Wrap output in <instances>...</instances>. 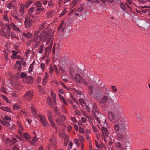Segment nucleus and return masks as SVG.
Wrapping results in <instances>:
<instances>
[{"mask_svg":"<svg viewBox=\"0 0 150 150\" xmlns=\"http://www.w3.org/2000/svg\"><path fill=\"white\" fill-rule=\"evenodd\" d=\"M128 123L122 125V150H131V139L128 133Z\"/></svg>","mask_w":150,"mask_h":150,"instance_id":"obj_1","label":"nucleus"},{"mask_svg":"<svg viewBox=\"0 0 150 150\" xmlns=\"http://www.w3.org/2000/svg\"><path fill=\"white\" fill-rule=\"evenodd\" d=\"M51 32V30H49L48 32L45 31L41 35L32 38L31 39V41L35 42L34 45L35 47H38L39 46L40 41L41 40L42 38L44 39V40L47 38V42L48 43L53 36L52 35H50Z\"/></svg>","mask_w":150,"mask_h":150,"instance_id":"obj_2","label":"nucleus"},{"mask_svg":"<svg viewBox=\"0 0 150 150\" xmlns=\"http://www.w3.org/2000/svg\"><path fill=\"white\" fill-rule=\"evenodd\" d=\"M88 92L90 96L97 99L100 98L102 96V91L99 88L95 87L92 85L88 87Z\"/></svg>","mask_w":150,"mask_h":150,"instance_id":"obj_3","label":"nucleus"},{"mask_svg":"<svg viewBox=\"0 0 150 150\" xmlns=\"http://www.w3.org/2000/svg\"><path fill=\"white\" fill-rule=\"evenodd\" d=\"M31 17H29L27 16L25 18L24 21L25 27L28 28L31 26V24L35 22L36 21V19L35 18H33L32 19L30 18Z\"/></svg>","mask_w":150,"mask_h":150,"instance_id":"obj_4","label":"nucleus"},{"mask_svg":"<svg viewBox=\"0 0 150 150\" xmlns=\"http://www.w3.org/2000/svg\"><path fill=\"white\" fill-rule=\"evenodd\" d=\"M105 90L108 92V93L104 96L100 100L99 103L100 104H104L105 103L109 98V93L110 92V90L108 89L107 88L105 89Z\"/></svg>","mask_w":150,"mask_h":150,"instance_id":"obj_5","label":"nucleus"},{"mask_svg":"<svg viewBox=\"0 0 150 150\" xmlns=\"http://www.w3.org/2000/svg\"><path fill=\"white\" fill-rule=\"evenodd\" d=\"M88 107L89 111H87L89 112H91L93 113L98 110L97 105L95 103H90L88 105Z\"/></svg>","mask_w":150,"mask_h":150,"instance_id":"obj_6","label":"nucleus"},{"mask_svg":"<svg viewBox=\"0 0 150 150\" xmlns=\"http://www.w3.org/2000/svg\"><path fill=\"white\" fill-rule=\"evenodd\" d=\"M38 117L40 119L41 123L44 127H47L48 125V123L44 116L41 115L40 114H39Z\"/></svg>","mask_w":150,"mask_h":150,"instance_id":"obj_7","label":"nucleus"},{"mask_svg":"<svg viewBox=\"0 0 150 150\" xmlns=\"http://www.w3.org/2000/svg\"><path fill=\"white\" fill-rule=\"evenodd\" d=\"M102 127V132L103 136L104 138L107 136L108 134V132L106 128L107 126V124H104V125L102 126V124H100Z\"/></svg>","mask_w":150,"mask_h":150,"instance_id":"obj_8","label":"nucleus"},{"mask_svg":"<svg viewBox=\"0 0 150 150\" xmlns=\"http://www.w3.org/2000/svg\"><path fill=\"white\" fill-rule=\"evenodd\" d=\"M33 96V92L32 91L27 92L24 95V98L26 100H29Z\"/></svg>","mask_w":150,"mask_h":150,"instance_id":"obj_9","label":"nucleus"},{"mask_svg":"<svg viewBox=\"0 0 150 150\" xmlns=\"http://www.w3.org/2000/svg\"><path fill=\"white\" fill-rule=\"evenodd\" d=\"M92 115L94 116L97 121L99 124H100L101 121L99 120V118L100 117V114L99 113L98 110L93 113Z\"/></svg>","mask_w":150,"mask_h":150,"instance_id":"obj_10","label":"nucleus"},{"mask_svg":"<svg viewBox=\"0 0 150 150\" xmlns=\"http://www.w3.org/2000/svg\"><path fill=\"white\" fill-rule=\"evenodd\" d=\"M65 120V117L64 116L62 115L60 116L59 120L58 118H57L55 120L57 125H61L62 123V122L64 121Z\"/></svg>","mask_w":150,"mask_h":150,"instance_id":"obj_11","label":"nucleus"},{"mask_svg":"<svg viewBox=\"0 0 150 150\" xmlns=\"http://www.w3.org/2000/svg\"><path fill=\"white\" fill-rule=\"evenodd\" d=\"M10 26L14 31L17 32H20V30L19 26L16 25L13 23L11 22L10 23Z\"/></svg>","mask_w":150,"mask_h":150,"instance_id":"obj_12","label":"nucleus"},{"mask_svg":"<svg viewBox=\"0 0 150 150\" xmlns=\"http://www.w3.org/2000/svg\"><path fill=\"white\" fill-rule=\"evenodd\" d=\"M81 105L82 107L85 108L87 111H89V110L88 108V105L85 103L84 100L82 98H80L79 100Z\"/></svg>","mask_w":150,"mask_h":150,"instance_id":"obj_13","label":"nucleus"},{"mask_svg":"<svg viewBox=\"0 0 150 150\" xmlns=\"http://www.w3.org/2000/svg\"><path fill=\"white\" fill-rule=\"evenodd\" d=\"M23 82L25 83H32L33 82V78L32 76H28L24 79Z\"/></svg>","mask_w":150,"mask_h":150,"instance_id":"obj_14","label":"nucleus"},{"mask_svg":"<svg viewBox=\"0 0 150 150\" xmlns=\"http://www.w3.org/2000/svg\"><path fill=\"white\" fill-rule=\"evenodd\" d=\"M12 15L13 17L19 22H20L21 19L20 18V15L18 13H13Z\"/></svg>","mask_w":150,"mask_h":150,"instance_id":"obj_15","label":"nucleus"},{"mask_svg":"<svg viewBox=\"0 0 150 150\" xmlns=\"http://www.w3.org/2000/svg\"><path fill=\"white\" fill-rule=\"evenodd\" d=\"M35 8L34 7H32L29 10L28 14L27 16H29V17H32V18H35L34 17V16L33 14L32 13L34 12V11L35 10Z\"/></svg>","mask_w":150,"mask_h":150,"instance_id":"obj_16","label":"nucleus"},{"mask_svg":"<svg viewBox=\"0 0 150 150\" xmlns=\"http://www.w3.org/2000/svg\"><path fill=\"white\" fill-rule=\"evenodd\" d=\"M81 78L79 74L77 73L76 74L74 77V80L77 83H80Z\"/></svg>","mask_w":150,"mask_h":150,"instance_id":"obj_17","label":"nucleus"},{"mask_svg":"<svg viewBox=\"0 0 150 150\" xmlns=\"http://www.w3.org/2000/svg\"><path fill=\"white\" fill-rule=\"evenodd\" d=\"M20 8L19 9V12L21 16H23L25 14V12L24 10L25 5L23 4H20Z\"/></svg>","mask_w":150,"mask_h":150,"instance_id":"obj_18","label":"nucleus"},{"mask_svg":"<svg viewBox=\"0 0 150 150\" xmlns=\"http://www.w3.org/2000/svg\"><path fill=\"white\" fill-rule=\"evenodd\" d=\"M48 78V74L47 72H45V76L43 77L42 80V84L44 86L46 85V83L47 81V79Z\"/></svg>","mask_w":150,"mask_h":150,"instance_id":"obj_19","label":"nucleus"},{"mask_svg":"<svg viewBox=\"0 0 150 150\" xmlns=\"http://www.w3.org/2000/svg\"><path fill=\"white\" fill-rule=\"evenodd\" d=\"M31 108V112L33 117L36 116L37 115V112L35 108L33 105H32Z\"/></svg>","mask_w":150,"mask_h":150,"instance_id":"obj_20","label":"nucleus"},{"mask_svg":"<svg viewBox=\"0 0 150 150\" xmlns=\"http://www.w3.org/2000/svg\"><path fill=\"white\" fill-rule=\"evenodd\" d=\"M50 142L48 145L49 148H50L51 145H52L54 146L56 142V140L55 139L52 138V139H50Z\"/></svg>","mask_w":150,"mask_h":150,"instance_id":"obj_21","label":"nucleus"},{"mask_svg":"<svg viewBox=\"0 0 150 150\" xmlns=\"http://www.w3.org/2000/svg\"><path fill=\"white\" fill-rule=\"evenodd\" d=\"M64 21H62L60 25L58 28V30L59 31L61 29V31L63 32L65 28V25H64Z\"/></svg>","mask_w":150,"mask_h":150,"instance_id":"obj_22","label":"nucleus"},{"mask_svg":"<svg viewBox=\"0 0 150 150\" xmlns=\"http://www.w3.org/2000/svg\"><path fill=\"white\" fill-rule=\"evenodd\" d=\"M53 42V40H52L51 42V43L50 45H49V46L47 47L45 50V52H46L48 54H49L51 52V49L52 47V44Z\"/></svg>","mask_w":150,"mask_h":150,"instance_id":"obj_23","label":"nucleus"},{"mask_svg":"<svg viewBox=\"0 0 150 150\" xmlns=\"http://www.w3.org/2000/svg\"><path fill=\"white\" fill-rule=\"evenodd\" d=\"M6 25L7 28V33L8 34V36H10V27H11L10 26V24L6 23Z\"/></svg>","mask_w":150,"mask_h":150,"instance_id":"obj_24","label":"nucleus"},{"mask_svg":"<svg viewBox=\"0 0 150 150\" xmlns=\"http://www.w3.org/2000/svg\"><path fill=\"white\" fill-rule=\"evenodd\" d=\"M47 102L49 105L51 107L53 108V107L52 103L51 101V98L49 97L47 98Z\"/></svg>","mask_w":150,"mask_h":150,"instance_id":"obj_25","label":"nucleus"},{"mask_svg":"<svg viewBox=\"0 0 150 150\" xmlns=\"http://www.w3.org/2000/svg\"><path fill=\"white\" fill-rule=\"evenodd\" d=\"M0 34L1 35L4 36L7 38H8L10 37V36H8V34L7 33V34H6L3 30H1L0 32Z\"/></svg>","mask_w":150,"mask_h":150,"instance_id":"obj_26","label":"nucleus"},{"mask_svg":"<svg viewBox=\"0 0 150 150\" xmlns=\"http://www.w3.org/2000/svg\"><path fill=\"white\" fill-rule=\"evenodd\" d=\"M75 71L74 69L71 67L69 69V73L71 77H73L74 75V72Z\"/></svg>","mask_w":150,"mask_h":150,"instance_id":"obj_27","label":"nucleus"},{"mask_svg":"<svg viewBox=\"0 0 150 150\" xmlns=\"http://www.w3.org/2000/svg\"><path fill=\"white\" fill-rule=\"evenodd\" d=\"M22 35L28 38H30L31 37V34L28 32H27V33L23 32L22 33Z\"/></svg>","mask_w":150,"mask_h":150,"instance_id":"obj_28","label":"nucleus"},{"mask_svg":"<svg viewBox=\"0 0 150 150\" xmlns=\"http://www.w3.org/2000/svg\"><path fill=\"white\" fill-rule=\"evenodd\" d=\"M108 115L109 120L110 121H112L114 118V116L112 112H109Z\"/></svg>","mask_w":150,"mask_h":150,"instance_id":"obj_29","label":"nucleus"},{"mask_svg":"<svg viewBox=\"0 0 150 150\" xmlns=\"http://www.w3.org/2000/svg\"><path fill=\"white\" fill-rule=\"evenodd\" d=\"M59 97L61 100L62 101L64 104L66 105H67V103L66 102L65 99L63 97V96L60 94H59Z\"/></svg>","mask_w":150,"mask_h":150,"instance_id":"obj_30","label":"nucleus"},{"mask_svg":"<svg viewBox=\"0 0 150 150\" xmlns=\"http://www.w3.org/2000/svg\"><path fill=\"white\" fill-rule=\"evenodd\" d=\"M8 52L6 50L3 51L4 55L6 61H7L8 59Z\"/></svg>","mask_w":150,"mask_h":150,"instance_id":"obj_31","label":"nucleus"},{"mask_svg":"<svg viewBox=\"0 0 150 150\" xmlns=\"http://www.w3.org/2000/svg\"><path fill=\"white\" fill-rule=\"evenodd\" d=\"M0 122L2 125H3L7 127L9 123V122H7L6 120H0Z\"/></svg>","mask_w":150,"mask_h":150,"instance_id":"obj_32","label":"nucleus"},{"mask_svg":"<svg viewBox=\"0 0 150 150\" xmlns=\"http://www.w3.org/2000/svg\"><path fill=\"white\" fill-rule=\"evenodd\" d=\"M1 110L4 111L10 112L11 111V109L8 107H1Z\"/></svg>","mask_w":150,"mask_h":150,"instance_id":"obj_33","label":"nucleus"},{"mask_svg":"<svg viewBox=\"0 0 150 150\" xmlns=\"http://www.w3.org/2000/svg\"><path fill=\"white\" fill-rule=\"evenodd\" d=\"M115 144L116 147L118 149L120 148V150H121L122 144L121 143L118 142H116Z\"/></svg>","mask_w":150,"mask_h":150,"instance_id":"obj_34","label":"nucleus"},{"mask_svg":"<svg viewBox=\"0 0 150 150\" xmlns=\"http://www.w3.org/2000/svg\"><path fill=\"white\" fill-rule=\"evenodd\" d=\"M34 64V62H33L30 65L28 70L29 72V73H30L32 71L33 69V66Z\"/></svg>","mask_w":150,"mask_h":150,"instance_id":"obj_35","label":"nucleus"},{"mask_svg":"<svg viewBox=\"0 0 150 150\" xmlns=\"http://www.w3.org/2000/svg\"><path fill=\"white\" fill-rule=\"evenodd\" d=\"M22 137H24L26 139H29L30 138V135L28 133H25Z\"/></svg>","mask_w":150,"mask_h":150,"instance_id":"obj_36","label":"nucleus"},{"mask_svg":"<svg viewBox=\"0 0 150 150\" xmlns=\"http://www.w3.org/2000/svg\"><path fill=\"white\" fill-rule=\"evenodd\" d=\"M17 125L18 126V128L22 130V131L24 130V128L22 126V125L21 123L19 121H17Z\"/></svg>","mask_w":150,"mask_h":150,"instance_id":"obj_37","label":"nucleus"},{"mask_svg":"<svg viewBox=\"0 0 150 150\" xmlns=\"http://www.w3.org/2000/svg\"><path fill=\"white\" fill-rule=\"evenodd\" d=\"M12 52L13 55L11 56V58L12 59L15 58V57H16V55L18 53V52L14 50L12 51Z\"/></svg>","mask_w":150,"mask_h":150,"instance_id":"obj_38","label":"nucleus"},{"mask_svg":"<svg viewBox=\"0 0 150 150\" xmlns=\"http://www.w3.org/2000/svg\"><path fill=\"white\" fill-rule=\"evenodd\" d=\"M38 140V139L36 137V136H34L33 137V139H32V141L33 142H31L30 144L32 145H33L34 143V142L37 141Z\"/></svg>","mask_w":150,"mask_h":150,"instance_id":"obj_39","label":"nucleus"},{"mask_svg":"<svg viewBox=\"0 0 150 150\" xmlns=\"http://www.w3.org/2000/svg\"><path fill=\"white\" fill-rule=\"evenodd\" d=\"M126 123H128V119L125 117L122 119V125H125Z\"/></svg>","mask_w":150,"mask_h":150,"instance_id":"obj_40","label":"nucleus"},{"mask_svg":"<svg viewBox=\"0 0 150 150\" xmlns=\"http://www.w3.org/2000/svg\"><path fill=\"white\" fill-rule=\"evenodd\" d=\"M81 83L84 85H87V83L85 79L83 77L81 78V81H80V83Z\"/></svg>","mask_w":150,"mask_h":150,"instance_id":"obj_41","label":"nucleus"},{"mask_svg":"<svg viewBox=\"0 0 150 150\" xmlns=\"http://www.w3.org/2000/svg\"><path fill=\"white\" fill-rule=\"evenodd\" d=\"M32 1H29L26 4L25 6V8H27L28 6L30 5L32 3Z\"/></svg>","mask_w":150,"mask_h":150,"instance_id":"obj_42","label":"nucleus"},{"mask_svg":"<svg viewBox=\"0 0 150 150\" xmlns=\"http://www.w3.org/2000/svg\"><path fill=\"white\" fill-rule=\"evenodd\" d=\"M43 45H41L39 48V53L40 54H42V53L43 50Z\"/></svg>","mask_w":150,"mask_h":150,"instance_id":"obj_43","label":"nucleus"},{"mask_svg":"<svg viewBox=\"0 0 150 150\" xmlns=\"http://www.w3.org/2000/svg\"><path fill=\"white\" fill-rule=\"evenodd\" d=\"M54 111L56 114L58 115L59 116L60 115V112L59 111V110L57 109V107H55L54 108Z\"/></svg>","mask_w":150,"mask_h":150,"instance_id":"obj_44","label":"nucleus"},{"mask_svg":"<svg viewBox=\"0 0 150 150\" xmlns=\"http://www.w3.org/2000/svg\"><path fill=\"white\" fill-rule=\"evenodd\" d=\"M2 98L4 99L7 102L9 103L10 102V101L9 99L5 96L2 95H1Z\"/></svg>","mask_w":150,"mask_h":150,"instance_id":"obj_45","label":"nucleus"},{"mask_svg":"<svg viewBox=\"0 0 150 150\" xmlns=\"http://www.w3.org/2000/svg\"><path fill=\"white\" fill-rule=\"evenodd\" d=\"M95 144L96 146L97 147L99 148H102V146L101 145L99 144L98 142L96 140H95Z\"/></svg>","mask_w":150,"mask_h":150,"instance_id":"obj_46","label":"nucleus"},{"mask_svg":"<svg viewBox=\"0 0 150 150\" xmlns=\"http://www.w3.org/2000/svg\"><path fill=\"white\" fill-rule=\"evenodd\" d=\"M14 125H11L9 122L8 123V124L7 125V127L9 128L10 129H12L14 128Z\"/></svg>","mask_w":150,"mask_h":150,"instance_id":"obj_47","label":"nucleus"},{"mask_svg":"<svg viewBox=\"0 0 150 150\" xmlns=\"http://www.w3.org/2000/svg\"><path fill=\"white\" fill-rule=\"evenodd\" d=\"M114 129L116 131H121V129H119V126L118 125H115L114 126Z\"/></svg>","mask_w":150,"mask_h":150,"instance_id":"obj_48","label":"nucleus"},{"mask_svg":"<svg viewBox=\"0 0 150 150\" xmlns=\"http://www.w3.org/2000/svg\"><path fill=\"white\" fill-rule=\"evenodd\" d=\"M83 10V8L82 7H81L80 6L79 7V8H78L77 10L76 11L78 12H81Z\"/></svg>","mask_w":150,"mask_h":150,"instance_id":"obj_49","label":"nucleus"},{"mask_svg":"<svg viewBox=\"0 0 150 150\" xmlns=\"http://www.w3.org/2000/svg\"><path fill=\"white\" fill-rule=\"evenodd\" d=\"M20 108L18 104H16L13 105V109L15 110H17Z\"/></svg>","mask_w":150,"mask_h":150,"instance_id":"obj_50","label":"nucleus"},{"mask_svg":"<svg viewBox=\"0 0 150 150\" xmlns=\"http://www.w3.org/2000/svg\"><path fill=\"white\" fill-rule=\"evenodd\" d=\"M1 91L5 94L7 93V92L6 91V89L4 87H2L1 88Z\"/></svg>","mask_w":150,"mask_h":150,"instance_id":"obj_51","label":"nucleus"},{"mask_svg":"<svg viewBox=\"0 0 150 150\" xmlns=\"http://www.w3.org/2000/svg\"><path fill=\"white\" fill-rule=\"evenodd\" d=\"M117 137V140L119 141H121L122 139V136L120 134H118Z\"/></svg>","mask_w":150,"mask_h":150,"instance_id":"obj_52","label":"nucleus"},{"mask_svg":"<svg viewBox=\"0 0 150 150\" xmlns=\"http://www.w3.org/2000/svg\"><path fill=\"white\" fill-rule=\"evenodd\" d=\"M4 19L7 22H8L9 21V19L8 18L6 14L4 13Z\"/></svg>","mask_w":150,"mask_h":150,"instance_id":"obj_53","label":"nucleus"},{"mask_svg":"<svg viewBox=\"0 0 150 150\" xmlns=\"http://www.w3.org/2000/svg\"><path fill=\"white\" fill-rule=\"evenodd\" d=\"M42 4L40 1H38L36 3V6L38 7H40L41 6Z\"/></svg>","mask_w":150,"mask_h":150,"instance_id":"obj_54","label":"nucleus"},{"mask_svg":"<svg viewBox=\"0 0 150 150\" xmlns=\"http://www.w3.org/2000/svg\"><path fill=\"white\" fill-rule=\"evenodd\" d=\"M27 76L26 73L24 72H22L21 74V76L22 78H23Z\"/></svg>","mask_w":150,"mask_h":150,"instance_id":"obj_55","label":"nucleus"},{"mask_svg":"<svg viewBox=\"0 0 150 150\" xmlns=\"http://www.w3.org/2000/svg\"><path fill=\"white\" fill-rule=\"evenodd\" d=\"M45 65L44 63H42L40 65V68L42 69V71H44L45 70Z\"/></svg>","mask_w":150,"mask_h":150,"instance_id":"obj_56","label":"nucleus"},{"mask_svg":"<svg viewBox=\"0 0 150 150\" xmlns=\"http://www.w3.org/2000/svg\"><path fill=\"white\" fill-rule=\"evenodd\" d=\"M79 0H74L73 2L72 3V4L73 5V6H74L77 3L79 2Z\"/></svg>","mask_w":150,"mask_h":150,"instance_id":"obj_57","label":"nucleus"},{"mask_svg":"<svg viewBox=\"0 0 150 150\" xmlns=\"http://www.w3.org/2000/svg\"><path fill=\"white\" fill-rule=\"evenodd\" d=\"M45 23H43L42 24V25L40 27L38 30L40 31H41V30L43 29V28L45 27Z\"/></svg>","mask_w":150,"mask_h":150,"instance_id":"obj_58","label":"nucleus"},{"mask_svg":"<svg viewBox=\"0 0 150 150\" xmlns=\"http://www.w3.org/2000/svg\"><path fill=\"white\" fill-rule=\"evenodd\" d=\"M74 143L76 145H77L78 146H79V140L77 139H75L74 140Z\"/></svg>","mask_w":150,"mask_h":150,"instance_id":"obj_59","label":"nucleus"},{"mask_svg":"<svg viewBox=\"0 0 150 150\" xmlns=\"http://www.w3.org/2000/svg\"><path fill=\"white\" fill-rule=\"evenodd\" d=\"M79 132L81 133H84V130L81 127H79Z\"/></svg>","mask_w":150,"mask_h":150,"instance_id":"obj_60","label":"nucleus"},{"mask_svg":"<svg viewBox=\"0 0 150 150\" xmlns=\"http://www.w3.org/2000/svg\"><path fill=\"white\" fill-rule=\"evenodd\" d=\"M66 13V11L65 9L62 12V13L60 14L59 16V17H61L64 15Z\"/></svg>","mask_w":150,"mask_h":150,"instance_id":"obj_61","label":"nucleus"},{"mask_svg":"<svg viewBox=\"0 0 150 150\" xmlns=\"http://www.w3.org/2000/svg\"><path fill=\"white\" fill-rule=\"evenodd\" d=\"M4 119L6 121L9 120L11 119L10 117L8 116H5Z\"/></svg>","mask_w":150,"mask_h":150,"instance_id":"obj_62","label":"nucleus"},{"mask_svg":"<svg viewBox=\"0 0 150 150\" xmlns=\"http://www.w3.org/2000/svg\"><path fill=\"white\" fill-rule=\"evenodd\" d=\"M48 117L50 122L54 121V120L52 119L51 115H48Z\"/></svg>","mask_w":150,"mask_h":150,"instance_id":"obj_63","label":"nucleus"},{"mask_svg":"<svg viewBox=\"0 0 150 150\" xmlns=\"http://www.w3.org/2000/svg\"><path fill=\"white\" fill-rule=\"evenodd\" d=\"M79 139L81 142H83L84 141L83 138L81 136H80L79 137Z\"/></svg>","mask_w":150,"mask_h":150,"instance_id":"obj_64","label":"nucleus"}]
</instances>
